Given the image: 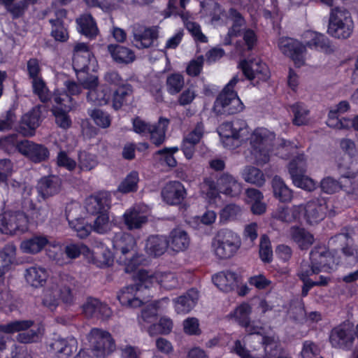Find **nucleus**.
<instances>
[{
	"instance_id": "obj_1",
	"label": "nucleus",
	"mask_w": 358,
	"mask_h": 358,
	"mask_svg": "<svg viewBox=\"0 0 358 358\" xmlns=\"http://www.w3.org/2000/svg\"><path fill=\"white\" fill-rule=\"evenodd\" d=\"M32 320H14L6 324H0V358H17V347L4 334L18 333L16 339L20 343L39 342L43 336L44 328L42 324L34 327Z\"/></svg>"
},
{
	"instance_id": "obj_2",
	"label": "nucleus",
	"mask_w": 358,
	"mask_h": 358,
	"mask_svg": "<svg viewBox=\"0 0 358 358\" xmlns=\"http://www.w3.org/2000/svg\"><path fill=\"white\" fill-rule=\"evenodd\" d=\"M306 45L292 38H280L278 48L285 56L291 58L296 66H301L304 64L303 52L306 47L326 54L334 51L329 38L324 34L308 30L303 34Z\"/></svg>"
},
{
	"instance_id": "obj_3",
	"label": "nucleus",
	"mask_w": 358,
	"mask_h": 358,
	"mask_svg": "<svg viewBox=\"0 0 358 358\" xmlns=\"http://www.w3.org/2000/svg\"><path fill=\"white\" fill-rule=\"evenodd\" d=\"M113 247L117 255V262L124 267L127 273L135 272L140 266L145 265L146 257L139 250L136 239L126 232L115 233Z\"/></svg>"
},
{
	"instance_id": "obj_4",
	"label": "nucleus",
	"mask_w": 358,
	"mask_h": 358,
	"mask_svg": "<svg viewBox=\"0 0 358 358\" xmlns=\"http://www.w3.org/2000/svg\"><path fill=\"white\" fill-rule=\"evenodd\" d=\"M153 277L148 271L139 270L135 275L134 284L122 288L117 294V299L122 306L128 308H138L143 304V292L152 286Z\"/></svg>"
},
{
	"instance_id": "obj_5",
	"label": "nucleus",
	"mask_w": 358,
	"mask_h": 358,
	"mask_svg": "<svg viewBox=\"0 0 358 358\" xmlns=\"http://www.w3.org/2000/svg\"><path fill=\"white\" fill-rule=\"evenodd\" d=\"M72 60L73 69L82 87L94 86L97 76L90 73V65L96 59L87 44L78 43L74 46Z\"/></svg>"
},
{
	"instance_id": "obj_6",
	"label": "nucleus",
	"mask_w": 358,
	"mask_h": 358,
	"mask_svg": "<svg viewBox=\"0 0 358 358\" xmlns=\"http://www.w3.org/2000/svg\"><path fill=\"white\" fill-rule=\"evenodd\" d=\"M275 135L264 127H257L249 138L250 155L257 165H263L270 160V152Z\"/></svg>"
},
{
	"instance_id": "obj_7",
	"label": "nucleus",
	"mask_w": 358,
	"mask_h": 358,
	"mask_svg": "<svg viewBox=\"0 0 358 358\" xmlns=\"http://www.w3.org/2000/svg\"><path fill=\"white\" fill-rule=\"evenodd\" d=\"M241 238L237 234L229 229L220 230L212 241L215 256L220 259L232 257L241 246Z\"/></svg>"
},
{
	"instance_id": "obj_8",
	"label": "nucleus",
	"mask_w": 358,
	"mask_h": 358,
	"mask_svg": "<svg viewBox=\"0 0 358 358\" xmlns=\"http://www.w3.org/2000/svg\"><path fill=\"white\" fill-rule=\"evenodd\" d=\"M353 28L354 23L348 10L339 8L331 10L328 27V32L331 36L336 38H348Z\"/></svg>"
},
{
	"instance_id": "obj_9",
	"label": "nucleus",
	"mask_w": 358,
	"mask_h": 358,
	"mask_svg": "<svg viewBox=\"0 0 358 358\" xmlns=\"http://www.w3.org/2000/svg\"><path fill=\"white\" fill-rule=\"evenodd\" d=\"M90 346L96 357H104L115 350V341L111 334L99 328H93L88 335Z\"/></svg>"
},
{
	"instance_id": "obj_10",
	"label": "nucleus",
	"mask_w": 358,
	"mask_h": 358,
	"mask_svg": "<svg viewBox=\"0 0 358 358\" xmlns=\"http://www.w3.org/2000/svg\"><path fill=\"white\" fill-rule=\"evenodd\" d=\"M29 220L22 211H10L0 215V231L5 234H22L29 229Z\"/></svg>"
},
{
	"instance_id": "obj_11",
	"label": "nucleus",
	"mask_w": 358,
	"mask_h": 358,
	"mask_svg": "<svg viewBox=\"0 0 358 358\" xmlns=\"http://www.w3.org/2000/svg\"><path fill=\"white\" fill-rule=\"evenodd\" d=\"M245 106L238 97L236 92H231L229 94L220 93L216 97L213 106V111L217 115H233L241 113Z\"/></svg>"
},
{
	"instance_id": "obj_12",
	"label": "nucleus",
	"mask_w": 358,
	"mask_h": 358,
	"mask_svg": "<svg viewBox=\"0 0 358 358\" xmlns=\"http://www.w3.org/2000/svg\"><path fill=\"white\" fill-rule=\"evenodd\" d=\"M355 338L353 326L345 322L334 327L329 335V342L331 346L343 350H351Z\"/></svg>"
},
{
	"instance_id": "obj_13",
	"label": "nucleus",
	"mask_w": 358,
	"mask_h": 358,
	"mask_svg": "<svg viewBox=\"0 0 358 358\" xmlns=\"http://www.w3.org/2000/svg\"><path fill=\"white\" fill-rule=\"evenodd\" d=\"M219 129L220 136L225 139L223 142L226 146L228 145L227 141H244V136L249 133L248 124L243 119H236L231 122H224L220 124Z\"/></svg>"
},
{
	"instance_id": "obj_14",
	"label": "nucleus",
	"mask_w": 358,
	"mask_h": 358,
	"mask_svg": "<svg viewBox=\"0 0 358 358\" xmlns=\"http://www.w3.org/2000/svg\"><path fill=\"white\" fill-rule=\"evenodd\" d=\"M187 195V189L184 185L178 180L167 182L161 191L163 201L171 206H182Z\"/></svg>"
},
{
	"instance_id": "obj_15",
	"label": "nucleus",
	"mask_w": 358,
	"mask_h": 358,
	"mask_svg": "<svg viewBox=\"0 0 358 358\" xmlns=\"http://www.w3.org/2000/svg\"><path fill=\"white\" fill-rule=\"evenodd\" d=\"M320 188L323 192L329 194L342 189L348 194L358 195V183L350 176L345 177L344 181L341 182L330 176L326 177L321 180Z\"/></svg>"
},
{
	"instance_id": "obj_16",
	"label": "nucleus",
	"mask_w": 358,
	"mask_h": 358,
	"mask_svg": "<svg viewBox=\"0 0 358 358\" xmlns=\"http://www.w3.org/2000/svg\"><path fill=\"white\" fill-rule=\"evenodd\" d=\"M304 217L309 224H317L323 220L328 211L325 198H316L308 201L303 206Z\"/></svg>"
},
{
	"instance_id": "obj_17",
	"label": "nucleus",
	"mask_w": 358,
	"mask_h": 358,
	"mask_svg": "<svg viewBox=\"0 0 358 358\" xmlns=\"http://www.w3.org/2000/svg\"><path fill=\"white\" fill-rule=\"evenodd\" d=\"M83 313L89 319L107 320L112 315L111 308L99 299L89 296L82 306Z\"/></svg>"
},
{
	"instance_id": "obj_18",
	"label": "nucleus",
	"mask_w": 358,
	"mask_h": 358,
	"mask_svg": "<svg viewBox=\"0 0 358 358\" xmlns=\"http://www.w3.org/2000/svg\"><path fill=\"white\" fill-rule=\"evenodd\" d=\"M239 66L245 77L253 80L256 77L262 80H266L270 77L268 66L260 59H243Z\"/></svg>"
},
{
	"instance_id": "obj_19",
	"label": "nucleus",
	"mask_w": 358,
	"mask_h": 358,
	"mask_svg": "<svg viewBox=\"0 0 358 358\" xmlns=\"http://www.w3.org/2000/svg\"><path fill=\"white\" fill-rule=\"evenodd\" d=\"M41 122V110L40 106L33 107L24 114L20 120L17 131L24 136H32Z\"/></svg>"
},
{
	"instance_id": "obj_20",
	"label": "nucleus",
	"mask_w": 358,
	"mask_h": 358,
	"mask_svg": "<svg viewBox=\"0 0 358 358\" xmlns=\"http://www.w3.org/2000/svg\"><path fill=\"white\" fill-rule=\"evenodd\" d=\"M217 185L221 194L229 197H238L243 190L242 183L228 172L217 174Z\"/></svg>"
},
{
	"instance_id": "obj_21",
	"label": "nucleus",
	"mask_w": 358,
	"mask_h": 358,
	"mask_svg": "<svg viewBox=\"0 0 358 358\" xmlns=\"http://www.w3.org/2000/svg\"><path fill=\"white\" fill-rule=\"evenodd\" d=\"M65 90L59 89L55 90L53 94V101L57 105L64 108H71L72 102V96L78 95L81 92L82 85L78 84L74 80H66L64 83Z\"/></svg>"
},
{
	"instance_id": "obj_22",
	"label": "nucleus",
	"mask_w": 358,
	"mask_h": 358,
	"mask_svg": "<svg viewBox=\"0 0 358 358\" xmlns=\"http://www.w3.org/2000/svg\"><path fill=\"white\" fill-rule=\"evenodd\" d=\"M21 150V154L34 163L44 162L50 156V152L47 147L29 140H23Z\"/></svg>"
},
{
	"instance_id": "obj_23",
	"label": "nucleus",
	"mask_w": 358,
	"mask_h": 358,
	"mask_svg": "<svg viewBox=\"0 0 358 358\" xmlns=\"http://www.w3.org/2000/svg\"><path fill=\"white\" fill-rule=\"evenodd\" d=\"M310 262L320 271H329L333 269L334 257L331 252L322 247H315L310 252Z\"/></svg>"
},
{
	"instance_id": "obj_24",
	"label": "nucleus",
	"mask_w": 358,
	"mask_h": 358,
	"mask_svg": "<svg viewBox=\"0 0 358 358\" xmlns=\"http://www.w3.org/2000/svg\"><path fill=\"white\" fill-rule=\"evenodd\" d=\"M110 203V198L107 193L99 192L87 200L85 208L89 214L97 215L109 212Z\"/></svg>"
},
{
	"instance_id": "obj_25",
	"label": "nucleus",
	"mask_w": 358,
	"mask_h": 358,
	"mask_svg": "<svg viewBox=\"0 0 358 358\" xmlns=\"http://www.w3.org/2000/svg\"><path fill=\"white\" fill-rule=\"evenodd\" d=\"M158 36L159 33L156 27H144L134 31L132 42L138 49L148 48L153 45Z\"/></svg>"
},
{
	"instance_id": "obj_26",
	"label": "nucleus",
	"mask_w": 358,
	"mask_h": 358,
	"mask_svg": "<svg viewBox=\"0 0 358 358\" xmlns=\"http://www.w3.org/2000/svg\"><path fill=\"white\" fill-rule=\"evenodd\" d=\"M60 188V179L55 176H48L41 178L36 186L38 196L43 200L58 194Z\"/></svg>"
},
{
	"instance_id": "obj_27",
	"label": "nucleus",
	"mask_w": 358,
	"mask_h": 358,
	"mask_svg": "<svg viewBox=\"0 0 358 358\" xmlns=\"http://www.w3.org/2000/svg\"><path fill=\"white\" fill-rule=\"evenodd\" d=\"M199 299V292L191 288L186 293L174 299V308L178 314H187L196 306Z\"/></svg>"
},
{
	"instance_id": "obj_28",
	"label": "nucleus",
	"mask_w": 358,
	"mask_h": 358,
	"mask_svg": "<svg viewBox=\"0 0 358 358\" xmlns=\"http://www.w3.org/2000/svg\"><path fill=\"white\" fill-rule=\"evenodd\" d=\"M50 347L59 358H69L73 352L76 351L78 341L73 336L66 338H59L54 340Z\"/></svg>"
},
{
	"instance_id": "obj_29",
	"label": "nucleus",
	"mask_w": 358,
	"mask_h": 358,
	"mask_svg": "<svg viewBox=\"0 0 358 358\" xmlns=\"http://www.w3.org/2000/svg\"><path fill=\"white\" fill-rule=\"evenodd\" d=\"M88 90L87 100L96 106H105L108 104L111 98V90L107 86L99 87V79L96 85L91 87H83Z\"/></svg>"
},
{
	"instance_id": "obj_30",
	"label": "nucleus",
	"mask_w": 358,
	"mask_h": 358,
	"mask_svg": "<svg viewBox=\"0 0 358 358\" xmlns=\"http://www.w3.org/2000/svg\"><path fill=\"white\" fill-rule=\"evenodd\" d=\"M169 246V242L166 236L150 235L146 240L145 250L150 256L157 257L164 254Z\"/></svg>"
},
{
	"instance_id": "obj_31",
	"label": "nucleus",
	"mask_w": 358,
	"mask_h": 358,
	"mask_svg": "<svg viewBox=\"0 0 358 358\" xmlns=\"http://www.w3.org/2000/svg\"><path fill=\"white\" fill-rule=\"evenodd\" d=\"M77 29L83 36L90 39L94 38L99 34L96 20L90 13H84L76 19Z\"/></svg>"
},
{
	"instance_id": "obj_32",
	"label": "nucleus",
	"mask_w": 358,
	"mask_h": 358,
	"mask_svg": "<svg viewBox=\"0 0 358 358\" xmlns=\"http://www.w3.org/2000/svg\"><path fill=\"white\" fill-rule=\"evenodd\" d=\"M108 51L113 61L117 64H127L133 62L136 59V55L133 50L118 44L108 45Z\"/></svg>"
},
{
	"instance_id": "obj_33",
	"label": "nucleus",
	"mask_w": 358,
	"mask_h": 358,
	"mask_svg": "<svg viewBox=\"0 0 358 358\" xmlns=\"http://www.w3.org/2000/svg\"><path fill=\"white\" fill-rule=\"evenodd\" d=\"M66 220L69 222V227L76 232V235L80 238L87 237L93 230L92 224L86 222L83 217L74 218L71 215L69 206H66L65 210Z\"/></svg>"
},
{
	"instance_id": "obj_34",
	"label": "nucleus",
	"mask_w": 358,
	"mask_h": 358,
	"mask_svg": "<svg viewBox=\"0 0 358 358\" xmlns=\"http://www.w3.org/2000/svg\"><path fill=\"white\" fill-rule=\"evenodd\" d=\"M168 240L170 248L175 252L185 250L190 241L187 233L180 228H175L171 230Z\"/></svg>"
},
{
	"instance_id": "obj_35",
	"label": "nucleus",
	"mask_w": 358,
	"mask_h": 358,
	"mask_svg": "<svg viewBox=\"0 0 358 358\" xmlns=\"http://www.w3.org/2000/svg\"><path fill=\"white\" fill-rule=\"evenodd\" d=\"M49 243L47 236L43 235H34L29 238H26L21 242L22 250L28 254L35 255L43 250Z\"/></svg>"
},
{
	"instance_id": "obj_36",
	"label": "nucleus",
	"mask_w": 358,
	"mask_h": 358,
	"mask_svg": "<svg viewBox=\"0 0 358 358\" xmlns=\"http://www.w3.org/2000/svg\"><path fill=\"white\" fill-rule=\"evenodd\" d=\"M24 277L27 283L32 287H39L45 283L48 273L43 268L31 266L26 269Z\"/></svg>"
},
{
	"instance_id": "obj_37",
	"label": "nucleus",
	"mask_w": 358,
	"mask_h": 358,
	"mask_svg": "<svg viewBox=\"0 0 358 358\" xmlns=\"http://www.w3.org/2000/svg\"><path fill=\"white\" fill-rule=\"evenodd\" d=\"M291 236L293 241L301 250H307L314 242L313 234L300 227H292L291 228Z\"/></svg>"
},
{
	"instance_id": "obj_38",
	"label": "nucleus",
	"mask_w": 358,
	"mask_h": 358,
	"mask_svg": "<svg viewBox=\"0 0 358 358\" xmlns=\"http://www.w3.org/2000/svg\"><path fill=\"white\" fill-rule=\"evenodd\" d=\"M272 188L275 198L280 202H289L292 199V191L285 185L282 179L275 176L272 180Z\"/></svg>"
},
{
	"instance_id": "obj_39",
	"label": "nucleus",
	"mask_w": 358,
	"mask_h": 358,
	"mask_svg": "<svg viewBox=\"0 0 358 358\" xmlns=\"http://www.w3.org/2000/svg\"><path fill=\"white\" fill-rule=\"evenodd\" d=\"M16 250L15 244L8 243L0 251V269L4 273L10 270L11 265L15 261Z\"/></svg>"
},
{
	"instance_id": "obj_40",
	"label": "nucleus",
	"mask_w": 358,
	"mask_h": 358,
	"mask_svg": "<svg viewBox=\"0 0 358 358\" xmlns=\"http://www.w3.org/2000/svg\"><path fill=\"white\" fill-rule=\"evenodd\" d=\"M139 175L138 171H131L120 182L117 191L122 194L136 192L138 189Z\"/></svg>"
},
{
	"instance_id": "obj_41",
	"label": "nucleus",
	"mask_w": 358,
	"mask_h": 358,
	"mask_svg": "<svg viewBox=\"0 0 358 358\" xmlns=\"http://www.w3.org/2000/svg\"><path fill=\"white\" fill-rule=\"evenodd\" d=\"M133 92L132 87L129 84H124L117 87L113 93H111L112 108L115 110H120L127 96L131 95Z\"/></svg>"
},
{
	"instance_id": "obj_42",
	"label": "nucleus",
	"mask_w": 358,
	"mask_h": 358,
	"mask_svg": "<svg viewBox=\"0 0 358 358\" xmlns=\"http://www.w3.org/2000/svg\"><path fill=\"white\" fill-rule=\"evenodd\" d=\"M23 141H18L17 134H10L0 138V149L8 155L22 153L21 145Z\"/></svg>"
},
{
	"instance_id": "obj_43",
	"label": "nucleus",
	"mask_w": 358,
	"mask_h": 358,
	"mask_svg": "<svg viewBox=\"0 0 358 358\" xmlns=\"http://www.w3.org/2000/svg\"><path fill=\"white\" fill-rule=\"evenodd\" d=\"M124 222L129 229H139L142 224L147 222L148 218L142 215L135 209L125 211L123 215Z\"/></svg>"
},
{
	"instance_id": "obj_44",
	"label": "nucleus",
	"mask_w": 358,
	"mask_h": 358,
	"mask_svg": "<svg viewBox=\"0 0 358 358\" xmlns=\"http://www.w3.org/2000/svg\"><path fill=\"white\" fill-rule=\"evenodd\" d=\"M184 85V77L179 73H171L166 78V90L171 95L178 94L182 90Z\"/></svg>"
},
{
	"instance_id": "obj_45",
	"label": "nucleus",
	"mask_w": 358,
	"mask_h": 358,
	"mask_svg": "<svg viewBox=\"0 0 358 358\" xmlns=\"http://www.w3.org/2000/svg\"><path fill=\"white\" fill-rule=\"evenodd\" d=\"M291 110L294 115L292 122L294 125L302 126L307 123V117L309 115V110L301 102H296L291 106Z\"/></svg>"
},
{
	"instance_id": "obj_46",
	"label": "nucleus",
	"mask_w": 358,
	"mask_h": 358,
	"mask_svg": "<svg viewBox=\"0 0 358 358\" xmlns=\"http://www.w3.org/2000/svg\"><path fill=\"white\" fill-rule=\"evenodd\" d=\"M243 178L247 182L255 184L261 187L265 182V178L263 172L255 166H248L244 170Z\"/></svg>"
},
{
	"instance_id": "obj_47",
	"label": "nucleus",
	"mask_w": 358,
	"mask_h": 358,
	"mask_svg": "<svg viewBox=\"0 0 358 358\" xmlns=\"http://www.w3.org/2000/svg\"><path fill=\"white\" fill-rule=\"evenodd\" d=\"M251 306L248 303L239 305L234 311V317L238 324L244 328L250 327Z\"/></svg>"
},
{
	"instance_id": "obj_48",
	"label": "nucleus",
	"mask_w": 358,
	"mask_h": 358,
	"mask_svg": "<svg viewBox=\"0 0 358 358\" xmlns=\"http://www.w3.org/2000/svg\"><path fill=\"white\" fill-rule=\"evenodd\" d=\"M88 114L94 124L98 127L106 129L110 127L111 124L110 115L99 108H94L88 111Z\"/></svg>"
},
{
	"instance_id": "obj_49",
	"label": "nucleus",
	"mask_w": 358,
	"mask_h": 358,
	"mask_svg": "<svg viewBox=\"0 0 358 358\" xmlns=\"http://www.w3.org/2000/svg\"><path fill=\"white\" fill-rule=\"evenodd\" d=\"M173 328V322L170 318L162 317L158 323H154L148 329L150 335L168 334Z\"/></svg>"
},
{
	"instance_id": "obj_50",
	"label": "nucleus",
	"mask_w": 358,
	"mask_h": 358,
	"mask_svg": "<svg viewBox=\"0 0 358 358\" xmlns=\"http://www.w3.org/2000/svg\"><path fill=\"white\" fill-rule=\"evenodd\" d=\"M288 171L293 183L295 179L302 177L306 173V162L299 157L292 159L288 164Z\"/></svg>"
},
{
	"instance_id": "obj_51",
	"label": "nucleus",
	"mask_w": 358,
	"mask_h": 358,
	"mask_svg": "<svg viewBox=\"0 0 358 358\" xmlns=\"http://www.w3.org/2000/svg\"><path fill=\"white\" fill-rule=\"evenodd\" d=\"M52 26L51 36L56 41L64 43L69 38L67 29L64 26V22H59L57 20H49Z\"/></svg>"
},
{
	"instance_id": "obj_52",
	"label": "nucleus",
	"mask_w": 358,
	"mask_h": 358,
	"mask_svg": "<svg viewBox=\"0 0 358 358\" xmlns=\"http://www.w3.org/2000/svg\"><path fill=\"white\" fill-rule=\"evenodd\" d=\"M52 114L55 117L56 124L64 129L71 127L72 121L66 111L61 107L53 106L52 108Z\"/></svg>"
},
{
	"instance_id": "obj_53",
	"label": "nucleus",
	"mask_w": 358,
	"mask_h": 358,
	"mask_svg": "<svg viewBox=\"0 0 358 358\" xmlns=\"http://www.w3.org/2000/svg\"><path fill=\"white\" fill-rule=\"evenodd\" d=\"M259 257L264 263H271L273 260V250L268 237L263 235L259 244Z\"/></svg>"
},
{
	"instance_id": "obj_54",
	"label": "nucleus",
	"mask_w": 358,
	"mask_h": 358,
	"mask_svg": "<svg viewBox=\"0 0 358 358\" xmlns=\"http://www.w3.org/2000/svg\"><path fill=\"white\" fill-rule=\"evenodd\" d=\"M92 229L98 234H103L110 230V223L109 222V215L108 213H103L96 215Z\"/></svg>"
},
{
	"instance_id": "obj_55",
	"label": "nucleus",
	"mask_w": 358,
	"mask_h": 358,
	"mask_svg": "<svg viewBox=\"0 0 358 358\" xmlns=\"http://www.w3.org/2000/svg\"><path fill=\"white\" fill-rule=\"evenodd\" d=\"M32 88L33 92L38 96L39 99L43 103H46L50 100L48 94V90L45 83L41 78L32 79Z\"/></svg>"
},
{
	"instance_id": "obj_56",
	"label": "nucleus",
	"mask_w": 358,
	"mask_h": 358,
	"mask_svg": "<svg viewBox=\"0 0 358 358\" xmlns=\"http://www.w3.org/2000/svg\"><path fill=\"white\" fill-rule=\"evenodd\" d=\"M158 303L155 302L146 306L141 310V317L143 322L152 323L157 320L158 316Z\"/></svg>"
},
{
	"instance_id": "obj_57",
	"label": "nucleus",
	"mask_w": 358,
	"mask_h": 358,
	"mask_svg": "<svg viewBox=\"0 0 358 358\" xmlns=\"http://www.w3.org/2000/svg\"><path fill=\"white\" fill-rule=\"evenodd\" d=\"M240 208L234 203L226 205L220 213V220L223 222L235 220L240 213Z\"/></svg>"
},
{
	"instance_id": "obj_58",
	"label": "nucleus",
	"mask_w": 358,
	"mask_h": 358,
	"mask_svg": "<svg viewBox=\"0 0 358 358\" xmlns=\"http://www.w3.org/2000/svg\"><path fill=\"white\" fill-rule=\"evenodd\" d=\"M248 282L250 285L255 287L258 290L267 289L272 283L271 280L268 279L264 274H258L250 276Z\"/></svg>"
},
{
	"instance_id": "obj_59",
	"label": "nucleus",
	"mask_w": 358,
	"mask_h": 358,
	"mask_svg": "<svg viewBox=\"0 0 358 358\" xmlns=\"http://www.w3.org/2000/svg\"><path fill=\"white\" fill-rule=\"evenodd\" d=\"M151 142L157 147L160 146L165 141L166 129L159 125H152L149 133Z\"/></svg>"
},
{
	"instance_id": "obj_60",
	"label": "nucleus",
	"mask_w": 358,
	"mask_h": 358,
	"mask_svg": "<svg viewBox=\"0 0 358 358\" xmlns=\"http://www.w3.org/2000/svg\"><path fill=\"white\" fill-rule=\"evenodd\" d=\"M42 304L51 311H54L59 304V298L57 292L48 290L42 299Z\"/></svg>"
},
{
	"instance_id": "obj_61",
	"label": "nucleus",
	"mask_w": 358,
	"mask_h": 358,
	"mask_svg": "<svg viewBox=\"0 0 358 358\" xmlns=\"http://www.w3.org/2000/svg\"><path fill=\"white\" fill-rule=\"evenodd\" d=\"M203 125L201 122L196 124L192 131H191L182 140L187 141V143L197 145L203 136Z\"/></svg>"
},
{
	"instance_id": "obj_62",
	"label": "nucleus",
	"mask_w": 358,
	"mask_h": 358,
	"mask_svg": "<svg viewBox=\"0 0 358 358\" xmlns=\"http://www.w3.org/2000/svg\"><path fill=\"white\" fill-rule=\"evenodd\" d=\"M184 332L190 336H199L201 334L199 329V323L198 319L195 317H189L183 322Z\"/></svg>"
},
{
	"instance_id": "obj_63",
	"label": "nucleus",
	"mask_w": 358,
	"mask_h": 358,
	"mask_svg": "<svg viewBox=\"0 0 358 358\" xmlns=\"http://www.w3.org/2000/svg\"><path fill=\"white\" fill-rule=\"evenodd\" d=\"M16 121V115L15 111L9 109L6 115L0 118V131H8L12 129Z\"/></svg>"
},
{
	"instance_id": "obj_64",
	"label": "nucleus",
	"mask_w": 358,
	"mask_h": 358,
	"mask_svg": "<svg viewBox=\"0 0 358 358\" xmlns=\"http://www.w3.org/2000/svg\"><path fill=\"white\" fill-rule=\"evenodd\" d=\"M57 164L59 166L64 167L70 171H73L76 167V161L70 158L64 151H60L58 153Z\"/></svg>"
}]
</instances>
